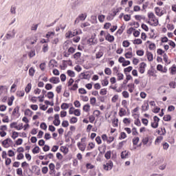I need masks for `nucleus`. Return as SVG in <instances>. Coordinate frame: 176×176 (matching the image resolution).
<instances>
[{
	"instance_id": "obj_1",
	"label": "nucleus",
	"mask_w": 176,
	"mask_h": 176,
	"mask_svg": "<svg viewBox=\"0 0 176 176\" xmlns=\"http://www.w3.org/2000/svg\"><path fill=\"white\" fill-rule=\"evenodd\" d=\"M104 170H106V171H109V170H112L113 167V162L112 161H109L106 164L103 165Z\"/></svg>"
},
{
	"instance_id": "obj_2",
	"label": "nucleus",
	"mask_w": 176,
	"mask_h": 176,
	"mask_svg": "<svg viewBox=\"0 0 176 176\" xmlns=\"http://www.w3.org/2000/svg\"><path fill=\"white\" fill-rule=\"evenodd\" d=\"M14 36H16V32H14V29L12 30V33H10V32H8L6 35V38L8 40L13 39Z\"/></svg>"
},
{
	"instance_id": "obj_3",
	"label": "nucleus",
	"mask_w": 176,
	"mask_h": 176,
	"mask_svg": "<svg viewBox=\"0 0 176 176\" xmlns=\"http://www.w3.org/2000/svg\"><path fill=\"white\" fill-rule=\"evenodd\" d=\"M10 127V129H16V130H23V124H21L20 127H19V126H17V122L11 123Z\"/></svg>"
},
{
	"instance_id": "obj_4",
	"label": "nucleus",
	"mask_w": 176,
	"mask_h": 176,
	"mask_svg": "<svg viewBox=\"0 0 176 176\" xmlns=\"http://www.w3.org/2000/svg\"><path fill=\"white\" fill-rule=\"evenodd\" d=\"M82 3V0H76L72 3V9H76L77 6H80Z\"/></svg>"
},
{
	"instance_id": "obj_5",
	"label": "nucleus",
	"mask_w": 176,
	"mask_h": 176,
	"mask_svg": "<svg viewBox=\"0 0 176 176\" xmlns=\"http://www.w3.org/2000/svg\"><path fill=\"white\" fill-rule=\"evenodd\" d=\"M50 174H54L56 173V166L53 163L49 164Z\"/></svg>"
},
{
	"instance_id": "obj_6",
	"label": "nucleus",
	"mask_w": 176,
	"mask_h": 176,
	"mask_svg": "<svg viewBox=\"0 0 176 176\" xmlns=\"http://www.w3.org/2000/svg\"><path fill=\"white\" fill-rule=\"evenodd\" d=\"M50 83H54V85H56V83H60V78L58 77H52L50 79Z\"/></svg>"
},
{
	"instance_id": "obj_7",
	"label": "nucleus",
	"mask_w": 176,
	"mask_h": 176,
	"mask_svg": "<svg viewBox=\"0 0 176 176\" xmlns=\"http://www.w3.org/2000/svg\"><path fill=\"white\" fill-rule=\"evenodd\" d=\"M77 146L78 147L80 151H82V152H85V150L86 149V145H85L80 142H78Z\"/></svg>"
},
{
	"instance_id": "obj_8",
	"label": "nucleus",
	"mask_w": 176,
	"mask_h": 176,
	"mask_svg": "<svg viewBox=\"0 0 176 176\" xmlns=\"http://www.w3.org/2000/svg\"><path fill=\"white\" fill-rule=\"evenodd\" d=\"M46 93H47L46 90L43 89L42 90V94L43 95L37 97V98H39V102H43V101H44L43 98H45V94H46Z\"/></svg>"
},
{
	"instance_id": "obj_9",
	"label": "nucleus",
	"mask_w": 176,
	"mask_h": 176,
	"mask_svg": "<svg viewBox=\"0 0 176 176\" xmlns=\"http://www.w3.org/2000/svg\"><path fill=\"white\" fill-rule=\"evenodd\" d=\"M106 41H108L109 42H113L115 41V37L111 35L109 33L107 34V35L105 36Z\"/></svg>"
},
{
	"instance_id": "obj_10",
	"label": "nucleus",
	"mask_w": 176,
	"mask_h": 176,
	"mask_svg": "<svg viewBox=\"0 0 176 176\" xmlns=\"http://www.w3.org/2000/svg\"><path fill=\"white\" fill-rule=\"evenodd\" d=\"M9 142H12V139L7 138L2 142V145L4 146V148H8L7 145L9 144Z\"/></svg>"
},
{
	"instance_id": "obj_11",
	"label": "nucleus",
	"mask_w": 176,
	"mask_h": 176,
	"mask_svg": "<svg viewBox=\"0 0 176 176\" xmlns=\"http://www.w3.org/2000/svg\"><path fill=\"white\" fill-rule=\"evenodd\" d=\"M142 109L144 112L149 109V103L148 102H144V104L142 106Z\"/></svg>"
},
{
	"instance_id": "obj_12",
	"label": "nucleus",
	"mask_w": 176,
	"mask_h": 176,
	"mask_svg": "<svg viewBox=\"0 0 176 176\" xmlns=\"http://www.w3.org/2000/svg\"><path fill=\"white\" fill-rule=\"evenodd\" d=\"M151 21H153V23L151 24V25H153L154 27L157 26V25L159 24V20L156 19V16L153 19H151Z\"/></svg>"
},
{
	"instance_id": "obj_13",
	"label": "nucleus",
	"mask_w": 176,
	"mask_h": 176,
	"mask_svg": "<svg viewBox=\"0 0 176 176\" xmlns=\"http://www.w3.org/2000/svg\"><path fill=\"white\" fill-rule=\"evenodd\" d=\"M146 53L148 61H153V54H152V52H147Z\"/></svg>"
},
{
	"instance_id": "obj_14",
	"label": "nucleus",
	"mask_w": 176,
	"mask_h": 176,
	"mask_svg": "<svg viewBox=\"0 0 176 176\" xmlns=\"http://www.w3.org/2000/svg\"><path fill=\"white\" fill-rule=\"evenodd\" d=\"M32 87V85L31 83H28L25 89V91H26V93H30V91H31Z\"/></svg>"
},
{
	"instance_id": "obj_15",
	"label": "nucleus",
	"mask_w": 176,
	"mask_h": 176,
	"mask_svg": "<svg viewBox=\"0 0 176 176\" xmlns=\"http://www.w3.org/2000/svg\"><path fill=\"white\" fill-rule=\"evenodd\" d=\"M39 151H41V148H39V146H36L33 149H32V153H34V155L36 154V153H39Z\"/></svg>"
},
{
	"instance_id": "obj_16",
	"label": "nucleus",
	"mask_w": 176,
	"mask_h": 176,
	"mask_svg": "<svg viewBox=\"0 0 176 176\" xmlns=\"http://www.w3.org/2000/svg\"><path fill=\"white\" fill-rule=\"evenodd\" d=\"M82 109L85 111V112H89V111H90V104H85L82 107Z\"/></svg>"
},
{
	"instance_id": "obj_17",
	"label": "nucleus",
	"mask_w": 176,
	"mask_h": 176,
	"mask_svg": "<svg viewBox=\"0 0 176 176\" xmlns=\"http://www.w3.org/2000/svg\"><path fill=\"white\" fill-rule=\"evenodd\" d=\"M164 122H170L171 120V116L170 115H165L163 118Z\"/></svg>"
},
{
	"instance_id": "obj_18",
	"label": "nucleus",
	"mask_w": 176,
	"mask_h": 176,
	"mask_svg": "<svg viewBox=\"0 0 176 176\" xmlns=\"http://www.w3.org/2000/svg\"><path fill=\"white\" fill-rule=\"evenodd\" d=\"M54 119L55 120L54 121L58 122V124H60L61 121L60 120V116L58 114H56L54 116Z\"/></svg>"
},
{
	"instance_id": "obj_19",
	"label": "nucleus",
	"mask_w": 176,
	"mask_h": 176,
	"mask_svg": "<svg viewBox=\"0 0 176 176\" xmlns=\"http://www.w3.org/2000/svg\"><path fill=\"white\" fill-rule=\"evenodd\" d=\"M104 56V52L100 50L98 53L96 54V58H101Z\"/></svg>"
},
{
	"instance_id": "obj_20",
	"label": "nucleus",
	"mask_w": 176,
	"mask_h": 176,
	"mask_svg": "<svg viewBox=\"0 0 176 176\" xmlns=\"http://www.w3.org/2000/svg\"><path fill=\"white\" fill-rule=\"evenodd\" d=\"M60 151L61 152H63V153H65V155L68 153V148H67L66 146H60Z\"/></svg>"
},
{
	"instance_id": "obj_21",
	"label": "nucleus",
	"mask_w": 176,
	"mask_h": 176,
	"mask_svg": "<svg viewBox=\"0 0 176 176\" xmlns=\"http://www.w3.org/2000/svg\"><path fill=\"white\" fill-rule=\"evenodd\" d=\"M124 115H126V110L124 109L123 108H121L120 109L119 116L122 117V116H124Z\"/></svg>"
},
{
	"instance_id": "obj_22",
	"label": "nucleus",
	"mask_w": 176,
	"mask_h": 176,
	"mask_svg": "<svg viewBox=\"0 0 176 176\" xmlns=\"http://www.w3.org/2000/svg\"><path fill=\"white\" fill-rule=\"evenodd\" d=\"M61 109H68L69 104L68 103H63L60 106Z\"/></svg>"
},
{
	"instance_id": "obj_23",
	"label": "nucleus",
	"mask_w": 176,
	"mask_h": 176,
	"mask_svg": "<svg viewBox=\"0 0 176 176\" xmlns=\"http://www.w3.org/2000/svg\"><path fill=\"white\" fill-rule=\"evenodd\" d=\"M67 75L71 78H75V72L72 70H67Z\"/></svg>"
},
{
	"instance_id": "obj_24",
	"label": "nucleus",
	"mask_w": 176,
	"mask_h": 176,
	"mask_svg": "<svg viewBox=\"0 0 176 176\" xmlns=\"http://www.w3.org/2000/svg\"><path fill=\"white\" fill-rule=\"evenodd\" d=\"M54 36V32H48L47 34H46V38H47V39H49L50 38H53Z\"/></svg>"
},
{
	"instance_id": "obj_25",
	"label": "nucleus",
	"mask_w": 176,
	"mask_h": 176,
	"mask_svg": "<svg viewBox=\"0 0 176 176\" xmlns=\"http://www.w3.org/2000/svg\"><path fill=\"white\" fill-rule=\"evenodd\" d=\"M87 17V15H85V16L84 14H81L78 16V18L80 19V21H85Z\"/></svg>"
},
{
	"instance_id": "obj_26",
	"label": "nucleus",
	"mask_w": 176,
	"mask_h": 176,
	"mask_svg": "<svg viewBox=\"0 0 176 176\" xmlns=\"http://www.w3.org/2000/svg\"><path fill=\"white\" fill-rule=\"evenodd\" d=\"M135 20H145V16L143 15H135Z\"/></svg>"
},
{
	"instance_id": "obj_27",
	"label": "nucleus",
	"mask_w": 176,
	"mask_h": 176,
	"mask_svg": "<svg viewBox=\"0 0 176 176\" xmlns=\"http://www.w3.org/2000/svg\"><path fill=\"white\" fill-rule=\"evenodd\" d=\"M129 155V153H126V151H122L121 153V159H126Z\"/></svg>"
},
{
	"instance_id": "obj_28",
	"label": "nucleus",
	"mask_w": 176,
	"mask_h": 176,
	"mask_svg": "<svg viewBox=\"0 0 176 176\" xmlns=\"http://www.w3.org/2000/svg\"><path fill=\"white\" fill-rule=\"evenodd\" d=\"M54 98V94L52 91H50L47 93V98L52 100Z\"/></svg>"
},
{
	"instance_id": "obj_29",
	"label": "nucleus",
	"mask_w": 176,
	"mask_h": 176,
	"mask_svg": "<svg viewBox=\"0 0 176 176\" xmlns=\"http://www.w3.org/2000/svg\"><path fill=\"white\" fill-rule=\"evenodd\" d=\"M133 43L134 45H141V43H142V40H141V38L135 39Z\"/></svg>"
},
{
	"instance_id": "obj_30",
	"label": "nucleus",
	"mask_w": 176,
	"mask_h": 176,
	"mask_svg": "<svg viewBox=\"0 0 176 176\" xmlns=\"http://www.w3.org/2000/svg\"><path fill=\"white\" fill-rule=\"evenodd\" d=\"M163 57L164 61L166 63V64H170V62H168V56H167V54H164Z\"/></svg>"
},
{
	"instance_id": "obj_31",
	"label": "nucleus",
	"mask_w": 176,
	"mask_h": 176,
	"mask_svg": "<svg viewBox=\"0 0 176 176\" xmlns=\"http://www.w3.org/2000/svg\"><path fill=\"white\" fill-rule=\"evenodd\" d=\"M140 142V138L135 137V138L133 139V145H137Z\"/></svg>"
},
{
	"instance_id": "obj_32",
	"label": "nucleus",
	"mask_w": 176,
	"mask_h": 176,
	"mask_svg": "<svg viewBox=\"0 0 176 176\" xmlns=\"http://www.w3.org/2000/svg\"><path fill=\"white\" fill-rule=\"evenodd\" d=\"M104 74H106V75H111L112 74V70L109 67H106L104 69Z\"/></svg>"
},
{
	"instance_id": "obj_33",
	"label": "nucleus",
	"mask_w": 176,
	"mask_h": 176,
	"mask_svg": "<svg viewBox=\"0 0 176 176\" xmlns=\"http://www.w3.org/2000/svg\"><path fill=\"white\" fill-rule=\"evenodd\" d=\"M122 46L124 47H129V46H130V42H129V41H124L122 42Z\"/></svg>"
},
{
	"instance_id": "obj_34",
	"label": "nucleus",
	"mask_w": 176,
	"mask_h": 176,
	"mask_svg": "<svg viewBox=\"0 0 176 176\" xmlns=\"http://www.w3.org/2000/svg\"><path fill=\"white\" fill-rule=\"evenodd\" d=\"M34 74H35V69H34V68L32 67H30L29 69V75L30 76H34Z\"/></svg>"
},
{
	"instance_id": "obj_35",
	"label": "nucleus",
	"mask_w": 176,
	"mask_h": 176,
	"mask_svg": "<svg viewBox=\"0 0 176 176\" xmlns=\"http://www.w3.org/2000/svg\"><path fill=\"white\" fill-rule=\"evenodd\" d=\"M161 141H163V136H158L155 141V144H159Z\"/></svg>"
},
{
	"instance_id": "obj_36",
	"label": "nucleus",
	"mask_w": 176,
	"mask_h": 176,
	"mask_svg": "<svg viewBox=\"0 0 176 176\" xmlns=\"http://www.w3.org/2000/svg\"><path fill=\"white\" fill-rule=\"evenodd\" d=\"M87 76H89V75H87L85 73H81L79 76V78L80 79H87Z\"/></svg>"
},
{
	"instance_id": "obj_37",
	"label": "nucleus",
	"mask_w": 176,
	"mask_h": 176,
	"mask_svg": "<svg viewBox=\"0 0 176 176\" xmlns=\"http://www.w3.org/2000/svg\"><path fill=\"white\" fill-rule=\"evenodd\" d=\"M104 157L107 160H109V159H111V151H107L105 155H104Z\"/></svg>"
},
{
	"instance_id": "obj_38",
	"label": "nucleus",
	"mask_w": 176,
	"mask_h": 176,
	"mask_svg": "<svg viewBox=\"0 0 176 176\" xmlns=\"http://www.w3.org/2000/svg\"><path fill=\"white\" fill-rule=\"evenodd\" d=\"M117 76H118V80H123V78L124 76L122 73H118Z\"/></svg>"
},
{
	"instance_id": "obj_39",
	"label": "nucleus",
	"mask_w": 176,
	"mask_h": 176,
	"mask_svg": "<svg viewBox=\"0 0 176 176\" xmlns=\"http://www.w3.org/2000/svg\"><path fill=\"white\" fill-rule=\"evenodd\" d=\"M80 56H82V53L76 52V54H74V58H75L76 60H78V58H79Z\"/></svg>"
},
{
	"instance_id": "obj_40",
	"label": "nucleus",
	"mask_w": 176,
	"mask_h": 176,
	"mask_svg": "<svg viewBox=\"0 0 176 176\" xmlns=\"http://www.w3.org/2000/svg\"><path fill=\"white\" fill-rule=\"evenodd\" d=\"M41 129L43 130H47V125H46V123L42 122L40 125Z\"/></svg>"
},
{
	"instance_id": "obj_41",
	"label": "nucleus",
	"mask_w": 176,
	"mask_h": 176,
	"mask_svg": "<svg viewBox=\"0 0 176 176\" xmlns=\"http://www.w3.org/2000/svg\"><path fill=\"white\" fill-rule=\"evenodd\" d=\"M131 71H133V67L131 66H129L124 69V74H126V72H131Z\"/></svg>"
},
{
	"instance_id": "obj_42",
	"label": "nucleus",
	"mask_w": 176,
	"mask_h": 176,
	"mask_svg": "<svg viewBox=\"0 0 176 176\" xmlns=\"http://www.w3.org/2000/svg\"><path fill=\"white\" fill-rule=\"evenodd\" d=\"M78 92L80 93V94H87V91L84 88H80L78 89Z\"/></svg>"
},
{
	"instance_id": "obj_43",
	"label": "nucleus",
	"mask_w": 176,
	"mask_h": 176,
	"mask_svg": "<svg viewBox=\"0 0 176 176\" xmlns=\"http://www.w3.org/2000/svg\"><path fill=\"white\" fill-rule=\"evenodd\" d=\"M48 50H49V47H48L47 44H44L43 46V53H46V52H47Z\"/></svg>"
},
{
	"instance_id": "obj_44",
	"label": "nucleus",
	"mask_w": 176,
	"mask_h": 176,
	"mask_svg": "<svg viewBox=\"0 0 176 176\" xmlns=\"http://www.w3.org/2000/svg\"><path fill=\"white\" fill-rule=\"evenodd\" d=\"M24 94H25L24 91H18L16 92V96H18L19 97H24Z\"/></svg>"
},
{
	"instance_id": "obj_45",
	"label": "nucleus",
	"mask_w": 176,
	"mask_h": 176,
	"mask_svg": "<svg viewBox=\"0 0 176 176\" xmlns=\"http://www.w3.org/2000/svg\"><path fill=\"white\" fill-rule=\"evenodd\" d=\"M29 57H30V58H32V57L35 56V50H31L29 54H28Z\"/></svg>"
},
{
	"instance_id": "obj_46",
	"label": "nucleus",
	"mask_w": 176,
	"mask_h": 176,
	"mask_svg": "<svg viewBox=\"0 0 176 176\" xmlns=\"http://www.w3.org/2000/svg\"><path fill=\"white\" fill-rule=\"evenodd\" d=\"M122 96L124 98H129V97H130V94H129V92L126 91L122 92Z\"/></svg>"
},
{
	"instance_id": "obj_47",
	"label": "nucleus",
	"mask_w": 176,
	"mask_h": 176,
	"mask_svg": "<svg viewBox=\"0 0 176 176\" xmlns=\"http://www.w3.org/2000/svg\"><path fill=\"white\" fill-rule=\"evenodd\" d=\"M45 89L46 90H52V89H53V85H52V84L50 83H47L45 85Z\"/></svg>"
},
{
	"instance_id": "obj_48",
	"label": "nucleus",
	"mask_w": 176,
	"mask_h": 176,
	"mask_svg": "<svg viewBox=\"0 0 176 176\" xmlns=\"http://www.w3.org/2000/svg\"><path fill=\"white\" fill-rule=\"evenodd\" d=\"M150 50H155L156 49V45L155 43H151L148 46Z\"/></svg>"
},
{
	"instance_id": "obj_49",
	"label": "nucleus",
	"mask_w": 176,
	"mask_h": 176,
	"mask_svg": "<svg viewBox=\"0 0 176 176\" xmlns=\"http://www.w3.org/2000/svg\"><path fill=\"white\" fill-rule=\"evenodd\" d=\"M74 104L76 108H80V102L79 100L74 101Z\"/></svg>"
},
{
	"instance_id": "obj_50",
	"label": "nucleus",
	"mask_w": 176,
	"mask_h": 176,
	"mask_svg": "<svg viewBox=\"0 0 176 176\" xmlns=\"http://www.w3.org/2000/svg\"><path fill=\"white\" fill-rule=\"evenodd\" d=\"M47 171H49V168H47V166H44L42 168L43 174H47Z\"/></svg>"
},
{
	"instance_id": "obj_51",
	"label": "nucleus",
	"mask_w": 176,
	"mask_h": 176,
	"mask_svg": "<svg viewBox=\"0 0 176 176\" xmlns=\"http://www.w3.org/2000/svg\"><path fill=\"white\" fill-rule=\"evenodd\" d=\"M133 56V52H128L125 54L126 58H131V56Z\"/></svg>"
},
{
	"instance_id": "obj_52",
	"label": "nucleus",
	"mask_w": 176,
	"mask_h": 176,
	"mask_svg": "<svg viewBox=\"0 0 176 176\" xmlns=\"http://www.w3.org/2000/svg\"><path fill=\"white\" fill-rule=\"evenodd\" d=\"M17 137H19V132L14 131L12 133V138H13V140H16Z\"/></svg>"
},
{
	"instance_id": "obj_53",
	"label": "nucleus",
	"mask_w": 176,
	"mask_h": 176,
	"mask_svg": "<svg viewBox=\"0 0 176 176\" xmlns=\"http://www.w3.org/2000/svg\"><path fill=\"white\" fill-rule=\"evenodd\" d=\"M17 175H23V169L21 168H19L16 169Z\"/></svg>"
},
{
	"instance_id": "obj_54",
	"label": "nucleus",
	"mask_w": 176,
	"mask_h": 176,
	"mask_svg": "<svg viewBox=\"0 0 176 176\" xmlns=\"http://www.w3.org/2000/svg\"><path fill=\"white\" fill-rule=\"evenodd\" d=\"M54 63H57L56 60H51L49 63L50 67H52V68H54Z\"/></svg>"
},
{
	"instance_id": "obj_55",
	"label": "nucleus",
	"mask_w": 176,
	"mask_h": 176,
	"mask_svg": "<svg viewBox=\"0 0 176 176\" xmlns=\"http://www.w3.org/2000/svg\"><path fill=\"white\" fill-rule=\"evenodd\" d=\"M76 122H78V118H76V117H72V118L70 119V123H71V124L76 123Z\"/></svg>"
},
{
	"instance_id": "obj_56",
	"label": "nucleus",
	"mask_w": 176,
	"mask_h": 176,
	"mask_svg": "<svg viewBox=\"0 0 176 176\" xmlns=\"http://www.w3.org/2000/svg\"><path fill=\"white\" fill-rule=\"evenodd\" d=\"M151 127H153V129H157V127H159V123L157 122H151Z\"/></svg>"
},
{
	"instance_id": "obj_57",
	"label": "nucleus",
	"mask_w": 176,
	"mask_h": 176,
	"mask_svg": "<svg viewBox=\"0 0 176 176\" xmlns=\"http://www.w3.org/2000/svg\"><path fill=\"white\" fill-rule=\"evenodd\" d=\"M62 126L63 127H68V126H69V123L67 120H65L62 122Z\"/></svg>"
},
{
	"instance_id": "obj_58",
	"label": "nucleus",
	"mask_w": 176,
	"mask_h": 176,
	"mask_svg": "<svg viewBox=\"0 0 176 176\" xmlns=\"http://www.w3.org/2000/svg\"><path fill=\"white\" fill-rule=\"evenodd\" d=\"M171 74H172V75H175V74H176V66L175 65H173V67H171Z\"/></svg>"
},
{
	"instance_id": "obj_59",
	"label": "nucleus",
	"mask_w": 176,
	"mask_h": 176,
	"mask_svg": "<svg viewBox=\"0 0 176 176\" xmlns=\"http://www.w3.org/2000/svg\"><path fill=\"white\" fill-rule=\"evenodd\" d=\"M78 83H74L73 87L72 88H70V90H73V91H75V90L78 89Z\"/></svg>"
},
{
	"instance_id": "obj_60",
	"label": "nucleus",
	"mask_w": 176,
	"mask_h": 176,
	"mask_svg": "<svg viewBox=\"0 0 176 176\" xmlns=\"http://www.w3.org/2000/svg\"><path fill=\"white\" fill-rule=\"evenodd\" d=\"M74 114L75 115V116H80V110L75 109Z\"/></svg>"
},
{
	"instance_id": "obj_61",
	"label": "nucleus",
	"mask_w": 176,
	"mask_h": 176,
	"mask_svg": "<svg viewBox=\"0 0 176 176\" xmlns=\"http://www.w3.org/2000/svg\"><path fill=\"white\" fill-rule=\"evenodd\" d=\"M100 94L101 96H106L107 94V89H102L100 91Z\"/></svg>"
},
{
	"instance_id": "obj_62",
	"label": "nucleus",
	"mask_w": 176,
	"mask_h": 176,
	"mask_svg": "<svg viewBox=\"0 0 176 176\" xmlns=\"http://www.w3.org/2000/svg\"><path fill=\"white\" fill-rule=\"evenodd\" d=\"M169 86H170V87H171L172 89H175V87H176V83H175V82H174V81L170 82L169 83Z\"/></svg>"
},
{
	"instance_id": "obj_63",
	"label": "nucleus",
	"mask_w": 176,
	"mask_h": 176,
	"mask_svg": "<svg viewBox=\"0 0 176 176\" xmlns=\"http://www.w3.org/2000/svg\"><path fill=\"white\" fill-rule=\"evenodd\" d=\"M144 50H138L137 52H136V54L138 55V56H144Z\"/></svg>"
},
{
	"instance_id": "obj_64",
	"label": "nucleus",
	"mask_w": 176,
	"mask_h": 176,
	"mask_svg": "<svg viewBox=\"0 0 176 176\" xmlns=\"http://www.w3.org/2000/svg\"><path fill=\"white\" fill-rule=\"evenodd\" d=\"M132 134L133 135H138V131H137V128L132 129Z\"/></svg>"
}]
</instances>
